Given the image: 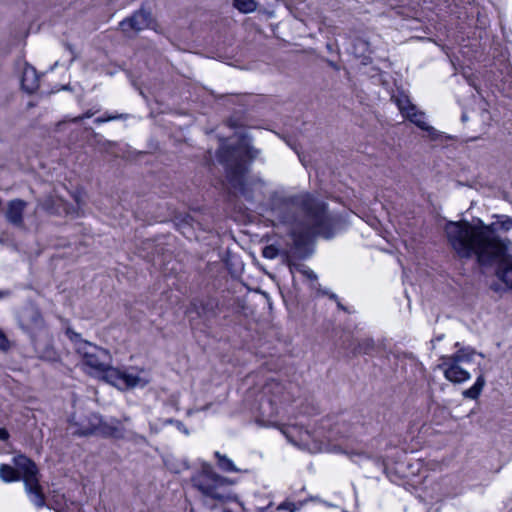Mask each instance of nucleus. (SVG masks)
<instances>
[{
	"label": "nucleus",
	"instance_id": "nucleus-42",
	"mask_svg": "<svg viewBox=\"0 0 512 512\" xmlns=\"http://www.w3.org/2000/svg\"><path fill=\"white\" fill-rule=\"evenodd\" d=\"M443 337H444L443 335L437 336L436 340L441 341L443 339Z\"/></svg>",
	"mask_w": 512,
	"mask_h": 512
},
{
	"label": "nucleus",
	"instance_id": "nucleus-9",
	"mask_svg": "<svg viewBox=\"0 0 512 512\" xmlns=\"http://www.w3.org/2000/svg\"><path fill=\"white\" fill-rule=\"evenodd\" d=\"M106 382L119 389H128L138 386L144 387L148 383V380H144L138 375L113 367V369L108 370Z\"/></svg>",
	"mask_w": 512,
	"mask_h": 512
},
{
	"label": "nucleus",
	"instance_id": "nucleus-25",
	"mask_svg": "<svg viewBox=\"0 0 512 512\" xmlns=\"http://www.w3.org/2000/svg\"><path fill=\"white\" fill-rule=\"evenodd\" d=\"M128 117H129V115L125 114V113L106 114L102 117H97L94 120V122L96 124H102V123L114 121V120H126V119H128Z\"/></svg>",
	"mask_w": 512,
	"mask_h": 512
},
{
	"label": "nucleus",
	"instance_id": "nucleus-21",
	"mask_svg": "<svg viewBox=\"0 0 512 512\" xmlns=\"http://www.w3.org/2000/svg\"><path fill=\"white\" fill-rule=\"evenodd\" d=\"M186 313L188 315L195 313L198 317L205 316L207 313V305L202 300L194 299L191 301Z\"/></svg>",
	"mask_w": 512,
	"mask_h": 512
},
{
	"label": "nucleus",
	"instance_id": "nucleus-14",
	"mask_svg": "<svg viewBox=\"0 0 512 512\" xmlns=\"http://www.w3.org/2000/svg\"><path fill=\"white\" fill-rule=\"evenodd\" d=\"M352 53L355 57L361 59L363 64H368L371 61L370 55L372 50L370 43L364 38L357 37L354 39Z\"/></svg>",
	"mask_w": 512,
	"mask_h": 512
},
{
	"label": "nucleus",
	"instance_id": "nucleus-15",
	"mask_svg": "<svg viewBox=\"0 0 512 512\" xmlns=\"http://www.w3.org/2000/svg\"><path fill=\"white\" fill-rule=\"evenodd\" d=\"M476 354L475 350L471 347H464L458 349L453 355L450 356H442L448 360H453L456 363H468L473 360L474 355Z\"/></svg>",
	"mask_w": 512,
	"mask_h": 512
},
{
	"label": "nucleus",
	"instance_id": "nucleus-16",
	"mask_svg": "<svg viewBox=\"0 0 512 512\" xmlns=\"http://www.w3.org/2000/svg\"><path fill=\"white\" fill-rule=\"evenodd\" d=\"M214 456L217 460V466L221 471L226 473L241 471V469L237 468L233 460L229 458L226 454H222L219 451H215Z\"/></svg>",
	"mask_w": 512,
	"mask_h": 512
},
{
	"label": "nucleus",
	"instance_id": "nucleus-37",
	"mask_svg": "<svg viewBox=\"0 0 512 512\" xmlns=\"http://www.w3.org/2000/svg\"><path fill=\"white\" fill-rule=\"evenodd\" d=\"M8 295H9V291H1L0 290V299L6 297Z\"/></svg>",
	"mask_w": 512,
	"mask_h": 512
},
{
	"label": "nucleus",
	"instance_id": "nucleus-19",
	"mask_svg": "<svg viewBox=\"0 0 512 512\" xmlns=\"http://www.w3.org/2000/svg\"><path fill=\"white\" fill-rule=\"evenodd\" d=\"M406 119L414 123L422 130L430 131L432 127L425 121V114L417 110V108L405 116Z\"/></svg>",
	"mask_w": 512,
	"mask_h": 512
},
{
	"label": "nucleus",
	"instance_id": "nucleus-20",
	"mask_svg": "<svg viewBox=\"0 0 512 512\" xmlns=\"http://www.w3.org/2000/svg\"><path fill=\"white\" fill-rule=\"evenodd\" d=\"M233 7L240 13L248 14L257 9V2L255 0H234Z\"/></svg>",
	"mask_w": 512,
	"mask_h": 512
},
{
	"label": "nucleus",
	"instance_id": "nucleus-5",
	"mask_svg": "<svg viewBox=\"0 0 512 512\" xmlns=\"http://www.w3.org/2000/svg\"><path fill=\"white\" fill-rule=\"evenodd\" d=\"M66 335L81 356L87 373L106 381L108 370L113 369L109 351L82 339L81 335L71 328L66 329Z\"/></svg>",
	"mask_w": 512,
	"mask_h": 512
},
{
	"label": "nucleus",
	"instance_id": "nucleus-38",
	"mask_svg": "<svg viewBox=\"0 0 512 512\" xmlns=\"http://www.w3.org/2000/svg\"><path fill=\"white\" fill-rule=\"evenodd\" d=\"M175 421H176V420H175V419H172V418H171V419H167V420L165 421V424H174V425H175Z\"/></svg>",
	"mask_w": 512,
	"mask_h": 512
},
{
	"label": "nucleus",
	"instance_id": "nucleus-32",
	"mask_svg": "<svg viewBox=\"0 0 512 512\" xmlns=\"http://www.w3.org/2000/svg\"><path fill=\"white\" fill-rule=\"evenodd\" d=\"M259 153L258 150L254 149V148H247L246 150V154L247 156L250 158V159H254L256 158L257 154Z\"/></svg>",
	"mask_w": 512,
	"mask_h": 512
},
{
	"label": "nucleus",
	"instance_id": "nucleus-28",
	"mask_svg": "<svg viewBox=\"0 0 512 512\" xmlns=\"http://www.w3.org/2000/svg\"><path fill=\"white\" fill-rule=\"evenodd\" d=\"M10 347V343L6 335L0 330V350L7 351Z\"/></svg>",
	"mask_w": 512,
	"mask_h": 512
},
{
	"label": "nucleus",
	"instance_id": "nucleus-35",
	"mask_svg": "<svg viewBox=\"0 0 512 512\" xmlns=\"http://www.w3.org/2000/svg\"><path fill=\"white\" fill-rule=\"evenodd\" d=\"M66 48L70 51V53L72 55L71 61H74L76 58V54H75L72 46L70 44H66Z\"/></svg>",
	"mask_w": 512,
	"mask_h": 512
},
{
	"label": "nucleus",
	"instance_id": "nucleus-12",
	"mask_svg": "<svg viewBox=\"0 0 512 512\" xmlns=\"http://www.w3.org/2000/svg\"><path fill=\"white\" fill-rule=\"evenodd\" d=\"M27 202L22 199H13L7 203L5 218L14 227L24 228V212Z\"/></svg>",
	"mask_w": 512,
	"mask_h": 512
},
{
	"label": "nucleus",
	"instance_id": "nucleus-11",
	"mask_svg": "<svg viewBox=\"0 0 512 512\" xmlns=\"http://www.w3.org/2000/svg\"><path fill=\"white\" fill-rule=\"evenodd\" d=\"M440 360L441 362L438 365V368L442 370L444 377L448 381L454 384H461L468 381L471 378L470 373L467 370H465L461 366V364L443 357H441Z\"/></svg>",
	"mask_w": 512,
	"mask_h": 512
},
{
	"label": "nucleus",
	"instance_id": "nucleus-41",
	"mask_svg": "<svg viewBox=\"0 0 512 512\" xmlns=\"http://www.w3.org/2000/svg\"><path fill=\"white\" fill-rule=\"evenodd\" d=\"M337 306L342 309V310H346L345 307L337 300Z\"/></svg>",
	"mask_w": 512,
	"mask_h": 512
},
{
	"label": "nucleus",
	"instance_id": "nucleus-7",
	"mask_svg": "<svg viewBox=\"0 0 512 512\" xmlns=\"http://www.w3.org/2000/svg\"><path fill=\"white\" fill-rule=\"evenodd\" d=\"M75 204H69L64 199L55 196H47L39 206L50 214L58 216H79L84 200L81 192L72 195Z\"/></svg>",
	"mask_w": 512,
	"mask_h": 512
},
{
	"label": "nucleus",
	"instance_id": "nucleus-39",
	"mask_svg": "<svg viewBox=\"0 0 512 512\" xmlns=\"http://www.w3.org/2000/svg\"><path fill=\"white\" fill-rule=\"evenodd\" d=\"M329 297H330L331 299L335 300V301H337V300H338L337 295H336V294H334V293L329 294Z\"/></svg>",
	"mask_w": 512,
	"mask_h": 512
},
{
	"label": "nucleus",
	"instance_id": "nucleus-36",
	"mask_svg": "<svg viewBox=\"0 0 512 512\" xmlns=\"http://www.w3.org/2000/svg\"><path fill=\"white\" fill-rule=\"evenodd\" d=\"M205 409H207V407H203V408H201V410H205ZM198 411H200V409H197V410L189 409V410L187 411V415H188V416H191L194 412H198Z\"/></svg>",
	"mask_w": 512,
	"mask_h": 512
},
{
	"label": "nucleus",
	"instance_id": "nucleus-31",
	"mask_svg": "<svg viewBox=\"0 0 512 512\" xmlns=\"http://www.w3.org/2000/svg\"><path fill=\"white\" fill-rule=\"evenodd\" d=\"M175 426L177 427V429L179 431H181L182 433L186 434V435H189V430L186 428V426L181 422V421H175Z\"/></svg>",
	"mask_w": 512,
	"mask_h": 512
},
{
	"label": "nucleus",
	"instance_id": "nucleus-13",
	"mask_svg": "<svg viewBox=\"0 0 512 512\" xmlns=\"http://www.w3.org/2000/svg\"><path fill=\"white\" fill-rule=\"evenodd\" d=\"M21 86L22 89L29 94L34 93L39 87V76L37 71L28 63L23 64Z\"/></svg>",
	"mask_w": 512,
	"mask_h": 512
},
{
	"label": "nucleus",
	"instance_id": "nucleus-45",
	"mask_svg": "<svg viewBox=\"0 0 512 512\" xmlns=\"http://www.w3.org/2000/svg\"><path fill=\"white\" fill-rule=\"evenodd\" d=\"M190 512H196L193 508L190 510Z\"/></svg>",
	"mask_w": 512,
	"mask_h": 512
},
{
	"label": "nucleus",
	"instance_id": "nucleus-34",
	"mask_svg": "<svg viewBox=\"0 0 512 512\" xmlns=\"http://www.w3.org/2000/svg\"><path fill=\"white\" fill-rule=\"evenodd\" d=\"M9 438V433L5 428H0V440L6 441Z\"/></svg>",
	"mask_w": 512,
	"mask_h": 512
},
{
	"label": "nucleus",
	"instance_id": "nucleus-10",
	"mask_svg": "<svg viewBox=\"0 0 512 512\" xmlns=\"http://www.w3.org/2000/svg\"><path fill=\"white\" fill-rule=\"evenodd\" d=\"M18 321L23 330L33 334L44 328V319L40 310L34 305H27L21 309Z\"/></svg>",
	"mask_w": 512,
	"mask_h": 512
},
{
	"label": "nucleus",
	"instance_id": "nucleus-44",
	"mask_svg": "<svg viewBox=\"0 0 512 512\" xmlns=\"http://www.w3.org/2000/svg\"><path fill=\"white\" fill-rule=\"evenodd\" d=\"M223 512H232V511L229 509H224Z\"/></svg>",
	"mask_w": 512,
	"mask_h": 512
},
{
	"label": "nucleus",
	"instance_id": "nucleus-8",
	"mask_svg": "<svg viewBox=\"0 0 512 512\" xmlns=\"http://www.w3.org/2000/svg\"><path fill=\"white\" fill-rule=\"evenodd\" d=\"M152 24V15L150 11L141 8L135 11L130 17L123 19L119 23V27L121 31L130 35V33H139L147 28H149Z\"/></svg>",
	"mask_w": 512,
	"mask_h": 512
},
{
	"label": "nucleus",
	"instance_id": "nucleus-23",
	"mask_svg": "<svg viewBox=\"0 0 512 512\" xmlns=\"http://www.w3.org/2000/svg\"><path fill=\"white\" fill-rule=\"evenodd\" d=\"M100 424H101V418L98 415L93 414V415H91V426L87 427V428L79 429L77 431V434H79L81 436H87V435L94 434L98 430V427Z\"/></svg>",
	"mask_w": 512,
	"mask_h": 512
},
{
	"label": "nucleus",
	"instance_id": "nucleus-6",
	"mask_svg": "<svg viewBox=\"0 0 512 512\" xmlns=\"http://www.w3.org/2000/svg\"><path fill=\"white\" fill-rule=\"evenodd\" d=\"M239 151L222 146L217 152V158L224 163L227 170V178L230 184L239 190L246 198L251 199L246 189L245 174L247 168L242 159H239Z\"/></svg>",
	"mask_w": 512,
	"mask_h": 512
},
{
	"label": "nucleus",
	"instance_id": "nucleus-26",
	"mask_svg": "<svg viewBox=\"0 0 512 512\" xmlns=\"http://www.w3.org/2000/svg\"><path fill=\"white\" fill-rule=\"evenodd\" d=\"M279 254V250L274 245H267L262 250V256L266 259H275Z\"/></svg>",
	"mask_w": 512,
	"mask_h": 512
},
{
	"label": "nucleus",
	"instance_id": "nucleus-4",
	"mask_svg": "<svg viewBox=\"0 0 512 512\" xmlns=\"http://www.w3.org/2000/svg\"><path fill=\"white\" fill-rule=\"evenodd\" d=\"M191 482L205 502L225 504L238 501V496L232 489L236 481L216 473L208 463L202 465L201 470L191 478Z\"/></svg>",
	"mask_w": 512,
	"mask_h": 512
},
{
	"label": "nucleus",
	"instance_id": "nucleus-30",
	"mask_svg": "<svg viewBox=\"0 0 512 512\" xmlns=\"http://www.w3.org/2000/svg\"><path fill=\"white\" fill-rule=\"evenodd\" d=\"M96 112L93 111V110H88L87 112H85L83 115H80L76 118L73 119L74 122H80L86 118H90L92 117Z\"/></svg>",
	"mask_w": 512,
	"mask_h": 512
},
{
	"label": "nucleus",
	"instance_id": "nucleus-2",
	"mask_svg": "<svg viewBox=\"0 0 512 512\" xmlns=\"http://www.w3.org/2000/svg\"><path fill=\"white\" fill-rule=\"evenodd\" d=\"M288 203L298 210L297 215L279 213L278 220L287 225L296 252L306 256L307 247L317 236L334 235L335 218L328 212L327 204L309 193L290 196Z\"/></svg>",
	"mask_w": 512,
	"mask_h": 512
},
{
	"label": "nucleus",
	"instance_id": "nucleus-1",
	"mask_svg": "<svg viewBox=\"0 0 512 512\" xmlns=\"http://www.w3.org/2000/svg\"><path fill=\"white\" fill-rule=\"evenodd\" d=\"M486 224L480 218L448 221L444 232L452 250L461 259L476 258L481 266H496L497 277L512 288V241L501 232L512 230V217L493 214Z\"/></svg>",
	"mask_w": 512,
	"mask_h": 512
},
{
	"label": "nucleus",
	"instance_id": "nucleus-43",
	"mask_svg": "<svg viewBox=\"0 0 512 512\" xmlns=\"http://www.w3.org/2000/svg\"><path fill=\"white\" fill-rule=\"evenodd\" d=\"M462 120H463V121H466V120H467V117H466V115H465V114H463V115H462Z\"/></svg>",
	"mask_w": 512,
	"mask_h": 512
},
{
	"label": "nucleus",
	"instance_id": "nucleus-40",
	"mask_svg": "<svg viewBox=\"0 0 512 512\" xmlns=\"http://www.w3.org/2000/svg\"><path fill=\"white\" fill-rule=\"evenodd\" d=\"M171 401H172L174 404H176V403H177V401H178V397H176V396H172V397H171Z\"/></svg>",
	"mask_w": 512,
	"mask_h": 512
},
{
	"label": "nucleus",
	"instance_id": "nucleus-33",
	"mask_svg": "<svg viewBox=\"0 0 512 512\" xmlns=\"http://www.w3.org/2000/svg\"><path fill=\"white\" fill-rule=\"evenodd\" d=\"M273 390H275L277 392H281L282 385L279 382L271 381V391H273Z\"/></svg>",
	"mask_w": 512,
	"mask_h": 512
},
{
	"label": "nucleus",
	"instance_id": "nucleus-18",
	"mask_svg": "<svg viewBox=\"0 0 512 512\" xmlns=\"http://www.w3.org/2000/svg\"><path fill=\"white\" fill-rule=\"evenodd\" d=\"M485 383H486V381H485L484 375H483V373H480V375L477 377L473 386H471L469 389H466L462 392L463 397L469 398L472 400H476L480 396V394L485 386Z\"/></svg>",
	"mask_w": 512,
	"mask_h": 512
},
{
	"label": "nucleus",
	"instance_id": "nucleus-22",
	"mask_svg": "<svg viewBox=\"0 0 512 512\" xmlns=\"http://www.w3.org/2000/svg\"><path fill=\"white\" fill-rule=\"evenodd\" d=\"M375 348L374 341L370 338L362 339L358 342L357 346L354 348L353 353L355 355L358 354H370Z\"/></svg>",
	"mask_w": 512,
	"mask_h": 512
},
{
	"label": "nucleus",
	"instance_id": "nucleus-29",
	"mask_svg": "<svg viewBox=\"0 0 512 512\" xmlns=\"http://www.w3.org/2000/svg\"><path fill=\"white\" fill-rule=\"evenodd\" d=\"M288 267H289V270H290L291 274H294L295 272L300 273L301 272V268H304L305 265L301 264V263H296V262H293V261H288Z\"/></svg>",
	"mask_w": 512,
	"mask_h": 512
},
{
	"label": "nucleus",
	"instance_id": "nucleus-24",
	"mask_svg": "<svg viewBox=\"0 0 512 512\" xmlns=\"http://www.w3.org/2000/svg\"><path fill=\"white\" fill-rule=\"evenodd\" d=\"M306 503V501H299V502H293L290 500H286L282 503H280L277 507V510H285L288 512H296L298 511L303 505Z\"/></svg>",
	"mask_w": 512,
	"mask_h": 512
},
{
	"label": "nucleus",
	"instance_id": "nucleus-17",
	"mask_svg": "<svg viewBox=\"0 0 512 512\" xmlns=\"http://www.w3.org/2000/svg\"><path fill=\"white\" fill-rule=\"evenodd\" d=\"M392 99L404 117L416 109V106L410 101L409 97L402 92L394 95Z\"/></svg>",
	"mask_w": 512,
	"mask_h": 512
},
{
	"label": "nucleus",
	"instance_id": "nucleus-27",
	"mask_svg": "<svg viewBox=\"0 0 512 512\" xmlns=\"http://www.w3.org/2000/svg\"><path fill=\"white\" fill-rule=\"evenodd\" d=\"M300 274L312 282L317 281L318 279L317 274L306 265L304 268H301Z\"/></svg>",
	"mask_w": 512,
	"mask_h": 512
},
{
	"label": "nucleus",
	"instance_id": "nucleus-3",
	"mask_svg": "<svg viewBox=\"0 0 512 512\" xmlns=\"http://www.w3.org/2000/svg\"><path fill=\"white\" fill-rule=\"evenodd\" d=\"M15 468L8 464L0 465V478L6 483L22 480L24 489L30 502L36 508L46 505L45 495L40 485L39 470L31 459L19 454L13 458Z\"/></svg>",
	"mask_w": 512,
	"mask_h": 512
}]
</instances>
